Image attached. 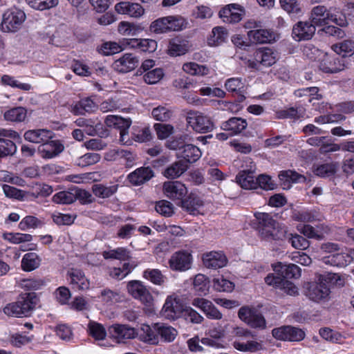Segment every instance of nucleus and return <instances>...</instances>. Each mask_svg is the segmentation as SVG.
Here are the masks:
<instances>
[{
  "mask_svg": "<svg viewBox=\"0 0 354 354\" xmlns=\"http://www.w3.org/2000/svg\"><path fill=\"white\" fill-rule=\"evenodd\" d=\"M257 220L256 229L261 239L272 242L283 241L287 236V227L280 225L268 213L254 214Z\"/></svg>",
  "mask_w": 354,
  "mask_h": 354,
  "instance_id": "nucleus-1",
  "label": "nucleus"
},
{
  "mask_svg": "<svg viewBox=\"0 0 354 354\" xmlns=\"http://www.w3.org/2000/svg\"><path fill=\"white\" fill-rule=\"evenodd\" d=\"M38 302L39 298L35 292L21 293L15 301L6 304L3 311L9 317H29L36 308Z\"/></svg>",
  "mask_w": 354,
  "mask_h": 354,
  "instance_id": "nucleus-2",
  "label": "nucleus"
},
{
  "mask_svg": "<svg viewBox=\"0 0 354 354\" xmlns=\"http://www.w3.org/2000/svg\"><path fill=\"white\" fill-rule=\"evenodd\" d=\"M185 26V20L180 16L160 17L150 24L149 30L156 34H163L171 31H178Z\"/></svg>",
  "mask_w": 354,
  "mask_h": 354,
  "instance_id": "nucleus-3",
  "label": "nucleus"
},
{
  "mask_svg": "<svg viewBox=\"0 0 354 354\" xmlns=\"http://www.w3.org/2000/svg\"><path fill=\"white\" fill-rule=\"evenodd\" d=\"M185 120L189 127L201 133L211 131L214 127L210 118L197 111H187Z\"/></svg>",
  "mask_w": 354,
  "mask_h": 354,
  "instance_id": "nucleus-4",
  "label": "nucleus"
},
{
  "mask_svg": "<svg viewBox=\"0 0 354 354\" xmlns=\"http://www.w3.org/2000/svg\"><path fill=\"white\" fill-rule=\"evenodd\" d=\"M238 316L241 320L253 328L264 329L266 327V322L261 313L254 307L245 306L241 307Z\"/></svg>",
  "mask_w": 354,
  "mask_h": 354,
  "instance_id": "nucleus-5",
  "label": "nucleus"
},
{
  "mask_svg": "<svg viewBox=\"0 0 354 354\" xmlns=\"http://www.w3.org/2000/svg\"><path fill=\"white\" fill-rule=\"evenodd\" d=\"M26 19L24 12L13 8L8 10L3 15L2 29L7 32H15L21 26Z\"/></svg>",
  "mask_w": 354,
  "mask_h": 354,
  "instance_id": "nucleus-6",
  "label": "nucleus"
},
{
  "mask_svg": "<svg viewBox=\"0 0 354 354\" xmlns=\"http://www.w3.org/2000/svg\"><path fill=\"white\" fill-rule=\"evenodd\" d=\"M348 62L345 55H325L319 63V68L326 73H335L343 71L347 67Z\"/></svg>",
  "mask_w": 354,
  "mask_h": 354,
  "instance_id": "nucleus-7",
  "label": "nucleus"
},
{
  "mask_svg": "<svg viewBox=\"0 0 354 354\" xmlns=\"http://www.w3.org/2000/svg\"><path fill=\"white\" fill-rule=\"evenodd\" d=\"M304 288L305 295L314 301L325 299L330 293V288L323 282H307Z\"/></svg>",
  "mask_w": 354,
  "mask_h": 354,
  "instance_id": "nucleus-8",
  "label": "nucleus"
},
{
  "mask_svg": "<svg viewBox=\"0 0 354 354\" xmlns=\"http://www.w3.org/2000/svg\"><path fill=\"white\" fill-rule=\"evenodd\" d=\"M317 26L310 21H299L292 28V37L298 41L310 39L315 33Z\"/></svg>",
  "mask_w": 354,
  "mask_h": 354,
  "instance_id": "nucleus-9",
  "label": "nucleus"
},
{
  "mask_svg": "<svg viewBox=\"0 0 354 354\" xmlns=\"http://www.w3.org/2000/svg\"><path fill=\"white\" fill-rule=\"evenodd\" d=\"M127 290L135 299L140 300L142 303L150 305L153 297L149 290L140 281H131L127 284Z\"/></svg>",
  "mask_w": 354,
  "mask_h": 354,
  "instance_id": "nucleus-10",
  "label": "nucleus"
},
{
  "mask_svg": "<svg viewBox=\"0 0 354 354\" xmlns=\"http://www.w3.org/2000/svg\"><path fill=\"white\" fill-rule=\"evenodd\" d=\"M265 282L268 285L283 290L288 295H295L298 294V288L295 284L288 280L283 279L279 272L277 275L273 274H268L265 278Z\"/></svg>",
  "mask_w": 354,
  "mask_h": 354,
  "instance_id": "nucleus-11",
  "label": "nucleus"
},
{
  "mask_svg": "<svg viewBox=\"0 0 354 354\" xmlns=\"http://www.w3.org/2000/svg\"><path fill=\"white\" fill-rule=\"evenodd\" d=\"M272 335L279 339L299 342L304 338L305 333L298 328L288 326L273 329Z\"/></svg>",
  "mask_w": 354,
  "mask_h": 354,
  "instance_id": "nucleus-12",
  "label": "nucleus"
},
{
  "mask_svg": "<svg viewBox=\"0 0 354 354\" xmlns=\"http://www.w3.org/2000/svg\"><path fill=\"white\" fill-rule=\"evenodd\" d=\"M109 333L119 343L133 339L136 336L134 328L125 324H113L109 328Z\"/></svg>",
  "mask_w": 354,
  "mask_h": 354,
  "instance_id": "nucleus-13",
  "label": "nucleus"
},
{
  "mask_svg": "<svg viewBox=\"0 0 354 354\" xmlns=\"http://www.w3.org/2000/svg\"><path fill=\"white\" fill-rule=\"evenodd\" d=\"M244 14V10L236 4H229L219 12V16L223 19V21L230 24L239 22Z\"/></svg>",
  "mask_w": 354,
  "mask_h": 354,
  "instance_id": "nucleus-14",
  "label": "nucleus"
},
{
  "mask_svg": "<svg viewBox=\"0 0 354 354\" xmlns=\"http://www.w3.org/2000/svg\"><path fill=\"white\" fill-rule=\"evenodd\" d=\"M192 255L186 251L176 252L172 254L169 261V266L173 270L185 271L191 266Z\"/></svg>",
  "mask_w": 354,
  "mask_h": 354,
  "instance_id": "nucleus-15",
  "label": "nucleus"
},
{
  "mask_svg": "<svg viewBox=\"0 0 354 354\" xmlns=\"http://www.w3.org/2000/svg\"><path fill=\"white\" fill-rule=\"evenodd\" d=\"M139 63L138 58L132 53H125L113 64V68L122 73H128L135 69Z\"/></svg>",
  "mask_w": 354,
  "mask_h": 354,
  "instance_id": "nucleus-16",
  "label": "nucleus"
},
{
  "mask_svg": "<svg viewBox=\"0 0 354 354\" xmlns=\"http://www.w3.org/2000/svg\"><path fill=\"white\" fill-rule=\"evenodd\" d=\"M165 195L172 200H181L187 194V189L184 184L179 181H168L163 184Z\"/></svg>",
  "mask_w": 354,
  "mask_h": 354,
  "instance_id": "nucleus-17",
  "label": "nucleus"
},
{
  "mask_svg": "<svg viewBox=\"0 0 354 354\" xmlns=\"http://www.w3.org/2000/svg\"><path fill=\"white\" fill-rule=\"evenodd\" d=\"M115 10L119 14L128 15L134 18H140L145 13V9L140 4L127 1L116 3Z\"/></svg>",
  "mask_w": 354,
  "mask_h": 354,
  "instance_id": "nucleus-18",
  "label": "nucleus"
},
{
  "mask_svg": "<svg viewBox=\"0 0 354 354\" xmlns=\"http://www.w3.org/2000/svg\"><path fill=\"white\" fill-rule=\"evenodd\" d=\"M192 305L200 308L209 319H221L222 313L212 304V301L203 298H195Z\"/></svg>",
  "mask_w": 354,
  "mask_h": 354,
  "instance_id": "nucleus-19",
  "label": "nucleus"
},
{
  "mask_svg": "<svg viewBox=\"0 0 354 354\" xmlns=\"http://www.w3.org/2000/svg\"><path fill=\"white\" fill-rule=\"evenodd\" d=\"M203 261L206 268L214 270L225 266L227 263V257L223 252L215 251L203 254Z\"/></svg>",
  "mask_w": 354,
  "mask_h": 354,
  "instance_id": "nucleus-20",
  "label": "nucleus"
},
{
  "mask_svg": "<svg viewBox=\"0 0 354 354\" xmlns=\"http://www.w3.org/2000/svg\"><path fill=\"white\" fill-rule=\"evenodd\" d=\"M104 122L109 127L120 130V137H123L128 133V129L131 124L130 118H124L118 115H107Z\"/></svg>",
  "mask_w": 354,
  "mask_h": 354,
  "instance_id": "nucleus-21",
  "label": "nucleus"
},
{
  "mask_svg": "<svg viewBox=\"0 0 354 354\" xmlns=\"http://www.w3.org/2000/svg\"><path fill=\"white\" fill-rule=\"evenodd\" d=\"M64 149L58 140H48L38 147V152L44 158H52L59 154Z\"/></svg>",
  "mask_w": 354,
  "mask_h": 354,
  "instance_id": "nucleus-22",
  "label": "nucleus"
},
{
  "mask_svg": "<svg viewBox=\"0 0 354 354\" xmlns=\"http://www.w3.org/2000/svg\"><path fill=\"white\" fill-rule=\"evenodd\" d=\"M54 133L46 129L28 130L24 133L26 140L37 144H43L52 139Z\"/></svg>",
  "mask_w": 354,
  "mask_h": 354,
  "instance_id": "nucleus-23",
  "label": "nucleus"
},
{
  "mask_svg": "<svg viewBox=\"0 0 354 354\" xmlns=\"http://www.w3.org/2000/svg\"><path fill=\"white\" fill-rule=\"evenodd\" d=\"M184 310L179 301L171 297H168L163 306L162 312L163 315L169 319L178 318Z\"/></svg>",
  "mask_w": 354,
  "mask_h": 354,
  "instance_id": "nucleus-24",
  "label": "nucleus"
},
{
  "mask_svg": "<svg viewBox=\"0 0 354 354\" xmlns=\"http://www.w3.org/2000/svg\"><path fill=\"white\" fill-rule=\"evenodd\" d=\"M153 176V171L149 167H142L136 169L127 176L129 182L136 186L149 181Z\"/></svg>",
  "mask_w": 354,
  "mask_h": 354,
  "instance_id": "nucleus-25",
  "label": "nucleus"
},
{
  "mask_svg": "<svg viewBox=\"0 0 354 354\" xmlns=\"http://www.w3.org/2000/svg\"><path fill=\"white\" fill-rule=\"evenodd\" d=\"M297 231L303 234L307 239H315L316 240H322L324 239V235L322 231L327 232V227L323 225L317 226L314 227L308 224H300L297 226Z\"/></svg>",
  "mask_w": 354,
  "mask_h": 354,
  "instance_id": "nucleus-26",
  "label": "nucleus"
},
{
  "mask_svg": "<svg viewBox=\"0 0 354 354\" xmlns=\"http://www.w3.org/2000/svg\"><path fill=\"white\" fill-rule=\"evenodd\" d=\"M189 48V41L180 37H175L169 41L167 53L174 57L185 54Z\"/></svg>",
  "mask_w": 354,
  "mask_h": 354,
  "instance_id": "nucleus-27",
  "label": "nucleus"
},
{
  "mask_svg": "<svg viewBox=\"0 0 354 354\" xmlns=\"http://www.w3.org/2000/svg\"><path fill=\"white\" fill-rule=\"evenodd\" d=\"M248 122L241 118L233 117L222 124V129L229 131L231 136L239 134L246 129Z\"/></svg>",
  "mask_w": 354,
  "mask_h": 354,
  "instance_id": "nucleus-28",
  "label": "nucleus"
},
{
  "mask_svg": "<svg viewBox=\"0 0 354 354\" xmlns=\"http://www.w3.org/2000/svg\"><path fill=\"white\" fill-rule=\"evenodd\" d=\"M202 153L201 149L192 144H187L180 149V154L178 158L186 161L187 164L194 163L201 157Z\"/></svg>",
  "mask_w": 354,
  "mask_h": 354,
  "instance_id": "nucleus-29",
  "label": "nucleus"
},
{
  "mask_svg": "<svg viewBox=\"0 0 354 354\" xmlns=\"http://www.w3.org/2000/svg\"><path fill=\"white\" fill-rule=\"evenodd\" d=\"M279 178L284 189L290 188L292 183H304L306 180L304 176L292 170L281 171L279 174Z\"/></svg>",
  "mask_w": 354,
  "mask_h": 354,
  "instance_id": "nucleus-30",
  "label": "nucleus"
},
{
  "mask_svg": "<svg viewBox=\"0 0 354 354\" xmlns=\"http://www.w3.org/2000/svg\"><path fill=\"white\" fill-rule=\"evenodd\" d=\"M2 188L4 194L8 198H14L20 201L35 198V192H26L8 185H3Z\"/></svg>",
  "mask_w": 354,
  "mask_h": 354,
  "instance_id": "nucleus-31",
  "label": "nucleus"
},
{
  "mask_svg": "<svg viewBox=\"0 0 354 354\" xmlns=\"http://www.w3.org/2000/svg\"><path fill=\"white\" fill-rule=\"evenodd\" d=\"M188 168L189 165L186 161L180 160L167 167L162 172V174L167 178L174 179L180 177Z\"/></svg>",
  "mask_w": 354,
  "mask_h": 354,
  "instance_id": "nucleus-32",
  "label": "nucleus"
},
{
  "mask_svg": "<svg viewBox=\"0 0 354 354\" xmlns=\"http://www.w3.org/2000/svg\"><path fill=\"white\" fill-rule=\"evenodd\" d=\"M256 178L250 170H243L236 177V182L245 189H257Z\"/></svg>",
  "mask_w": 354,
  "mask_h": 354,
  "instance_id": "nucleus-33",
  "label": "nucleus"
},
{
  "mask_svg": "<svg viewBox=\"0 0 354 354\" xmlns=\"http://www.w3.org/2000/svg\"><path fill=\"white\" fill-rule=\"evenodd\" d=\"M256 61L263 66L269 67L276 62L273 51L270 48H259L254 53Z\"/></svg>",
  "mask_w": 354,
  "mask_h": 354,
  "instance_id": "nucleus-34",
  "label": "nucleus"
},
{
  "mask_svg": "<svg viewBox=\"0 0 354 354\" xmlns=\"http://www.w3.org/2000/svg\"><path fill=\"white\" fill-rule=\"evenodd\" d=\"M337 171L336 162H328L321 165H314L313 172L317 176L321 178H329L333 176Z\"/></svg>",
  "mask_w": 354,
  "mask_h": 354,
  "instance_id": "nucleus-35",
  "label": "nucleus"
},
{
  "mask_svg": "<svg viewBox=\"0 0 354 354\" xmlns=\"http://www.w3.org/2000/svg\"><path fill=\"white\" fill-rule=\"evenodd\" d=\"M330 12H327V9L324 6H317L313 8L310 20L317 26H322L328 24V15Z\"/></svg>",
  "mask_w": 354,
  "mask_h": 354,
  "instance_id": "nucleus-36",
  "label": "nucleus"
},
{
  "mask_svg": "<svg viewBox=\"0 0 354 354\" xmlns=\"http://www.w3.org/2000/svg\"><path fill=\"white\" fill-rule=\"evenodd\" d=\"M248 37L254 43H268L273 39L272 34L266 29H254L248 32Z\"/></svg>",
  "mask_w": 354,
  "mask_h": 354,
  "instance_id": "nucleus-37",
  "label": "nucleus"
},
{
  "mask_svg": "<svg viewBox=\"0 0 354 354\" xmlns=\"http://www.w3.org/2000/svg\"><path fill=\"white\" fill-rule=\"evenodd\" d=\"M352 261L351 253L337 252L324 258L325 263L337 267H344Z\"/></svg>",
  "mask_w": 354,
  "mask_h": 354,
  "instance_id": "nucleus-38",
  "label": "nucleus"
},
{
  "mask_svg": "<svg viewBox=\"0 0 354 354\" xmlns=\"http://www.w3.org/2000/svg\"><path fill=\"white\" fill-rule=\"evenodd\" d=\"M41 263V259L35 252L24 254L21 260V268L24 271L30 272L37 268Z\"/></svg>",
  "mask_w": 354,
  "mask_h": 354,
  "instance_id": "nucleus-39",
  "label": "nucleus"
},
{
  "mask_svg": "<svg viewBox=\"0 0 354 354\" xmlns=\"http://www.w3.org/2000/svg\"><path fill=\"white\" fill-rule=\"evenodd\" d=\"M118 185L106 186L102 184H94L92 186V192L97 196L102 198H109L118 190Z\"/></svg>",
  "mask_w": 354,
  "mask_h": 354,
  "instance_id": "nucleus-40",
  "label": "nucleus"
},
{
  "mask_svg": "<svg viewBox=\"0 0 354 354\" xmlns=\"http://www.w3.org/2000/svg\"><path fill=\"white\" fill-rule=\"evenodd\" d=\"M156 330L158 333V339L160 338L164 342H172L177 335V330L165 324L158 323Z\"/></svg>",
  "mask_w": 354,
  "mask_h": 354,
  "instance_id": "nucleus-41",
  "label": "nucleus"
},
{
  "mask_svg": "<svg viewBox=\"0 0 354 354\" xmlns=\"http://www.w3.org/2000/svg\"><path fill=\"white\" fill-rule=\"evenodd\" d=\"M27 111L21 106L15 107L4 113V118L7 121L21 122L26 118Z\"/></svg>",
  "mask_w": 354,
  "mask_h": 354,
  "instance_id": "nucleus-42",
  "label": "nucleus"
},
{
  "mask_svg": "<svg viewBox=\"0 0 354 354\" xmlns=\"http://www.w3.org/2000/svg\"><path fill=\"white\" fill-rule=\"evenodd\" d=\"M285 239H288L291 245L297 250H304L310 246V241L305 236L298 234H292L287 232Z\"/></svg>",
  "mask_w": 354,
  "mask_h": 354,
  "instance_id": "nucleus-43",
  "label": "nucleus"
},
{
  "mask_svg": "<svg viewBox=\"0 0 354 354\" xmlns=\"http://www.w3.org/2000/svg\"><path fill=\"white\" fill-rule=\"evenodd\" d=\"M99 297L102 301L109 306L113 305L116 303L122 302L124 299L123 296L119 292L113 291L111 289L106 288L100 292Z\"/></svg>",
  "mask_w": 354,
  "mask_h": 354,
  "instance_id": "nucleus-44",
  "label": "nucleus"
},
{
  "mask_svg": "<svg viewBox=\"0 0 354 354\" xmlns=\"http://www.w3.org/2000/svg\"><path fill=\"white\" fill-rule=\"evenodd\" d=\"M102 256L105 259H117L120 261L129 260L131 258L130 252L124 248H118L114 250L104 251Z\"/></svg>",
  "mask_w": 354,
  "mask_h": 354,
  "instance_id": "nucleus-45",
  "label": "nucleus"
},
{
  "mask_svg": "<svg viewBox=\"0 0 354 354\" xmlns=\"http://www.w3.org/2000/svg\"><path fill=\"white\" fill-rule=\"evenodd\" d=\"M181 206L190 213H194L199 207L203 205V201L199 196L190 194L188 197L181 201Z\"/></svg>",
  "mask_w": 354,
  "mask_h": 354,
  "instance_id": "nucleus-46",
  "label": "nucleus"
},
{
  "mask_svg": "<svg viewBox=\"0 0 354 354\" xmlns=\"http://www.w3.org/2000/svg\"><path fill=\"white\" fill-rule=\"evenodd\" d=\"M279 272L282 278L286 280H287V279H297L301 276V269L298 266L294 263L281 266Z\"/></svg>",
  "mask_w": 354,
  "mask_h": 354,
  "instance_id": "nucleus-47",
  "label": "nucleus"
},
{
  "mask_svg": "<svg viewBox=\"0 0 354 354\" xmlns=\"http://www.w3.org/2000/svg\"><path fill=\"white\" fill-rule=\"evenodd\" d=\"M228 37L227 29L222 26H217L212 29V35L209 39V44L217 46L225 41Z\"/></svg>",
  "mask_w": 354,
  "mask_h": 354,
  "instance_id": "nucleus-48",
  "label": "nucleus"
},
{
  "mask_svg": "<svg viewBox=\"0 0 354 354\" xmlns=\"http://www.w3.org/2000/svg\"><path fill=\"white\" fill-rule=\"evenodd\" d=\"M130 44L132 47H138L142 51L153 53L157 48V42L153 39H133Z\"/></svg>",
  "mask_w": 354,
  "mask_h": 354,
  "instance_id": "nucleus-49",
  "label": "nucleus"
},
{
  "mask_svg": "<svg viewBox=\"0 0 354 354\" xmlns=\"http://www.w3.org/2000/svg\"><path fill=\"white\" fill-rule=\"evenodd\" d=\"M16 151L17 146L13 141L8 138H0V160L14 155Z\"/></svg>",
  "mask_w": 354,
  "mask_h": 354,
  "instance_id": "nucleus-50",
  "label": "nucleus"
},
{
  "mask_svg": "<svg viewBox=\"0 0 354 354\" xmlns=\"http://www.w3.org/2000/svg\"><path fill=\"white\" fill-rule=\"evenodd\" d=\"M28 5L37 10H49L58 5L59 0H26Z\"/></svg>",
  "mask_w": 354,
  "mask_h": 354,
  "instance_id": "nucleus-51",
  "label": "nucleus"
},
{
  "mask_svg": "<svg viewBox=\"0 0 354 354\" xmlns=\"http://www.w3.org/2000/svg\"><path fill=\"white\" fill-rule=\"evenodd\" d=\"M234 347L242 352L254 353L263 349V346L260 342L256 341H248L247 342H234Z\"/></svg>",
  "mask_w": 354,
  "mask_h": 354,
  "instance_id": "nucleus-52",
  "label": "nucleus"
},
{
  "mask_svg": "<svg viewBox=\"0 0 354 354\" xmlns=\"http://www.w3.org/2000/svg\"><path fill=\"white\" fill-rule=\"evenodd\" d=\"M209 279L204 274H198L194 279V290L199 295H206L209 290Z\"/></svg>",
  "mask_w": 354,
  "mask_h": 354,
  "instance_id": "nucleus-53",
  "label": "nucleus"
},
{
  "mask_svg": "<svg viewBox=\"0 0 354 354\" xmlns=\"http://www.w3.org/2000/svg\"><path fill=\"white\" fill-rule=\"evenodd\" d=\"M151 115L156 120L167 122L172 117L173 111L167 106H158L153 109Z\"/></svg>",
  "mask_w": 354,
  "mask_h": 354,
  "instance_id": "nucleus-54",
  "label": "nucleus"
},
{
  "mask_svg": "<svg viewBox=\"0 0 354 354\" xmlns=\"http://www.w3.org/2000/svg\"><path fill=\"white\" fill-rule=\"evenodd\" d=\"M305 113L303 108H294L290 107L286 110H281L277 112V118L279 119L290 118V119H299L304 117Z\"/></svg>",
  "mask_w": 354,
  "mask_h": 354,
  "instance_id": "nucleus-55",
  "label": "nucleus"
},
{
  "mask_svg": "<svg viewBox=\"0 0 354 354\" xmlns=\"http://www.w3.org/2000/svg\"><path fill=\"white\" fill-rule=\"evenodd\" d=\"M100 158L99 153H86L77 160L76 165L82 167H87L98 162Z\"/></svg>",
  "mask_w": 354,
  "mask_h": 354,
  "instance_id": "nucleus-56",
  "label": "nucleus"
},
{
  "mask_svg": "<svg viewBox=\"0 0 354 354\" xmlns=\"http://www.w3.org/2000/svg\"><path fill=\"white\" fill-rule=\"evenodd\" d=\"M225 87L229 92H243L244 91L245 82L241 78L232 77L226 80Z\"/></svg>",
  "mask_w": 354,
  "mask_h": 354,
  "instance_id": "nucleus-57",
  "label": "nucleus"
},
{
  "mask_svg": "<svg viewBox=\"0 0 354 354\" xmlns=\"http://www.w3.org/2000/svg\"><path fill=\"white\" fill-rule=\"evenodd\" d=\"M143 277L156 285L161 286L165 281V277L158 269H147L143 273Z\"/></svg>",
  "mask_w": 354,
  "mask_h": 354,
  "instance_id": "nucleus-58",
  "label": "nucleus"
},
{
  "mask_svg": "<svg viewBox=\"0 0 354 354\" xmlns=\"http://www.w3.org/2000/svg\"><path fill=\"white\" fill-rule=\"evenodd\" d=\"M88 328L89 334L96 340H102L105 338L106 333L102 325L95 322H90Z\"/></svg>",
  "mask_w": 354,
  "mask_h": 354,
  "instance_id": "nucleus-59",
  "label": "nucleus"
},
{
  "mask_svg": "<svg viewBox=\"0 0 354 354\" xmlns=\"http://www.w3.org/2000/svg\"><path fill=\"white\" fill-rule=\"evenodd\" d=\"M53 202L56 203L71 204L75 201L74 196V189L71 192H59L55 194L53 197Z\"/></svg>",
  "mask_w": 354,
  "mask_h": 354,
  "instance_id": "nucleus-60",
  "label": "nucleus"
},
{
  "mask_svg": "<svg viewBox=\"0 0 354 354\" xmlns=\"http://www.w3.org/2000/svg\"><path fill=\"white\" fill-rule=\"evenodd\" d=\"M183 70L192 75H205L208 73V68L203 66L199 65L194 62H190L187 64H185L183 65Z\"/></svg>",
  "mask_w": 354,
  "mask_h": 354,
  "instance_id": "nucleus-61",
  "label": "nucleus"
},
{
  "mask_svg": "<svg viewBox=\"0 0 354 354\" xmlns=\"http://www.w3.org/2000/svg\"><path fill=\"white\" fill-rule=\"evenodd\" d=\"M158 323L152 324V326H145L142 328L144 333H145L146 341L152 344H156L158 343V333L156 330Z\"/></svg>",
  "mask_w": 354,
  "mask_h": 354,
  "instance_id": "nucleus-62",
  "label": "nucleus"
},
{
  "mask_svg": "<svg viewBox=\"0 0 354 354\" xmlns=\"http://www.w3.org/2000/svg\"><path fill=\"white\" fill-rule=\"evenodd\" d=\"M42 225V222L35 216H26L19 224L21 230H26L28 228L35 229Z\"/></svg>",
  "mask_w": 354,
  "mask_h": 354,
  "instance_id": "nucleus-63",
  "label": "nucleus"
},
{
  "mask_svg": "<svg viewBox=\"0 0 354 354\" xmlns=\"http://www.w3.org/2000/svg\"><path fill=\"white\" fill-rule=\"evenodd\" d=\"M335 51L340 55V54L345 55L350 54L351 55L354 53V42L351 40H344L339 44L334 46Z\"/></svg>",
  "mask_w": 354,
  "mask_h": 354,
  "instance_id": "nucleus-64",
  "label": "nucleus"
}]
</instances>
